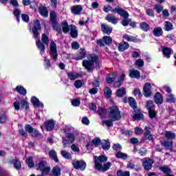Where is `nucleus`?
<instances>
[{
  "label": "nucleus",
  "instance_id": "7ed1b4c3",
  "mask_svg": "<svg viewBox=\"0 0 176 176\" xmlns=\"http://www.w3.org/2000/svg\"><path fill=\"white\" fill-rule=\"evenodd\" d=\"M95 67L96 69L100 68V63H98V56L96 55L91 56L88 60H82V66L85 68L88 72L90 71H93V69Z\"/></svg>",
  "mask_w": 176,
  "mask_h": 176
},
{
  "label": "nucleus",
  "instance_id": "a211bd4d",
  "mask_svg": "<svg viewBox=\"0 0 176 176\" xmlns=\"http://www.w3.org/2000/svg\"><path fill=\"white\" fill-rule=\"evenodd\" d=\"M102 31L104 32V34H107V35H111L112 33V28H111L109 25L102 23L101 25Z\"/></svg>",
  "mask_w": 176,
  "mask_h": 176
},
{
  "label": "nucleus",
  "instance_id": "680f3d73",
  "mask_svg": "<svg viewBox=\"0 0 176 176\" xmlns=\"http://www.w3.org/2000/svg\"><path fill=\"white\" fill-rule=\"evenodd\" d=\"M98 113L100 116H104L107 113V110L105 109H102L101 107L98 108Z\"/></svg>",
  "mask_w": 176,
  "mask_h": 176
},
{
  "label": "nucleus",
  "instance_id": "72a5a7b5",
  "mask_svg": "<svg viewBox=\"0 0 176 176\" xmlns=\"http://www.w3.org/2000/svg\"><path fill=\"white\" fill-rule=\"evenodd\" d=\"M67 75L70 80H75L79 78V74L69 72L67 73Z\"/></svg>",
  "mask_w": 176,
  "mask_h": 176
},
{
  "label": "nucleus",
  "instance_id": "5fc2aeb1",
  "mask_svg": "<svg viewBox=\"0 0 176 176\" xmlns=\"http://www.w3.org/2000/svg\"><path fill=\"white\" fill-rule=\"evenodd\" d=\"M50 20H51L52 23L57 22L56 12L54 11H52V12H50Z\"/></svg>",
  "mask_w": 176,
  "mask_h": 176
},
{
  "label": "nucleus",
  "instance_id": "e2e57ef3",
  "mask_svg": "<svg viewBox=\"0 0 176 176\" xmlns=\"http://www.w3.org/2000/svg\"><path fill=\"white\" fill-rule=\"evenodd\" d=\"M148 116L151 118V119L156 118V111H155L153 109L151 110H148Z\"/></svg>",
  "mask_w": 176,
  "mask_h": 176
},
{
  "label": "nucleus",
  "instance_id": "7c9ffc66",
  "mask_svg": "<svg viewBox=\"0 0 176 176\" xmlns=\"http://www.w3.org/2000/svg\"><path fill=\"white\" fill-rule=\"evenodd\" d=\"M172 50L170 49V47H162V53L164 56V57H166V58H170V56L171 55Z\"/></svg>",
  "mask_w": 176,
  "mask_h": 176
},
{
  "label": "nucleus",
  "instance_id": "2eb2a0df",
  "mask_svg": "<svg viewBox=\"0 0 176 176\" xmlns=\"http://www.w3.org/2000/svg\"><path fill=\"white\" fill-rule=\"evenodd\" d=\"M8 164H14V167L16 170H20V168H21V162H20L17 158L12 160H9Z\"/></svg>",
  "mask_w": 176,
  "mask_h": 176
},
{
  "label": "nucleus",
  "instance_id": "f3484780",
  "mask_svg": "<svg viewBox=\"0 0 176 176\" xmlns=\"http://www.w3.org/2000/svg\"><path fill=\"white\" fill-rule=\"evenodd\" d=\"M50 175V176H61V168L58 166L53 167Z\"/></svg>",
  "mask_w": 176,
  "mask_h": 176
},
{
  "label": "nucleus",
  "instance_id": "a878e982",
  "mask_svg": "<svg viewBox=\"0 0 176 176\" xmlns=\"http://www.w3.org/2000/svg\"><path fill=\"white\" fill-rule=\"evenodd\" d=\"M86 57V50L85 49H80L78 54L75 58V60H83Z\"/></svg>",
  "mask_w": 176,
  "mask_h": 176
},
{
  "label": "nucleus",
  "instance_id": "c03bdc74",
  "mask_svg": "<svg viewBox=\"0 0 176 176\" xmlns=\"http://www.w3.org/2000/svg\"><path fill=\"white\" fill-rule=\"evenodd\" d=\"M164 30L165 31H171V30H173V23L169 21H166L164 23Z\"/></svg>",
  "mask_w": 176,
  "mask_h": 176
},
{
  "label": "nucleus",
  "instance_id": "dca6fc26",
  "mask_svg": "<svg viewBox=\"0 0 176 176\" xmlns=\"http://www.w3.org/2000/svg\"><path fill=\"white\" fill-rule=\"evenodd\" d=\"M82 10H83V8L80 5H76L71 8V12L73 14H80Z\"/></svg>",
  "mask_w": 176,
  "mask_h": 176
},
{
  "label": "nucleus",
  "instance_id": "b1692460",
  "mask_svg": "<svg viewBox=\"0 0 176 176\" xmlns=\"http://www.w3.org/2000/svg\"><path fill=\"white\" fill-rule=\"evenodd\" d=\"M116 76H118V74L116 73H111L110 74H108L107 76V83H113V82H115V80L116 79Z\"/></svg>",
  "mask_w": 176,
  "mask_h": 176
},
{
  "label": "nucleus",
  "instance_id": "f03ea898",
  "mask_svg": "<svg viewBox=\"0 0 176 176\" xmlns=\"http://www.w3.org/2000/svg\"><path fill=\"white\" fill-rule=\"evenodd\" d=\"M41 30V23L39 21L36 20L34 22V29L32 30L33 32V36L36 40V45L39 49L41 52V54H43L45 53V49H46V47H45V45L41 42V39L38 38L39 33L38 32V30Z\"/></svg>",
  "mask_w": 176,
  "mask_h": 176
},
{
  "label": "nucleus",
  "instance_id": "0e129e2a",
  "mask_svg": "<svg viewBox=\"0 0 176 176\" xmlns=\"http://www.w3.org/2000/svg\"><path fill=\"white\" fill-rule=\"evenodd\" d=\"M92 143L95 146H98L101 144V140L99 138H96L92 140Z\"/></svg>",
  "mask_w": 176,
  "mask_h": 176
},
{
  "label": "nucleus",
  "instance_id": "a19ab883",
  "mask_svg": "<svg viewBox=\"0 0 176 176\" xmlns=\"http://www.w3.org/2000/svg\"><path fill=\"white\" fill-rule=\"evenodd\" d=\"M128 102L130 107H131V108H133V109H135V108H137V103L135 102V100L133 98H129L128 100Z\"/></svg>",
  "mask_w": 176,
  "mask_h": 176
},
{
  "label": "nucleus",
  "instance_id": "09e8293b",
  "mask_svg": "<svg viewBox=\"0 0 176 176\" xmlns=\"http://www.w3.org/2000/svg\"><path fill=\"white\" fill-rule=\"evenodd\" d=\"M26 164H28V167L32 168V167H34L35 166V164L34 163L32 157H29L28 159H26Z\"/></svg>",
  "mask_w": 176,
  "mask_h": 176
},
{
  "label": "nucleus",
  "instance_id": "9b49d317",
  "mask_svg": "<svg viewBox=\"0 0 176 176\" xmlns=\"http://www.w3.org/2000/svg\"><path fill=\"white\" fill-rule=\"evenodd\" d=\"M111 12L112 13H118V14H120V16L123 18L129 17V12L120 7H116L115 9H113Z\"/></svg>",
  "mask_w": 176,
  "mask_h": 176
},
{
  "label": "nucleus",
  "instance_id": "de8ad7c7",
  "mask_svg": "<svg viewBox=\"0 0 176 176\" xmlns=\"http://www.w3.org/2000/svg\"><path fill=\"white\" fill-rule=\"evenodd\" d=\"M13 14L16 18L18 23H20V14H21V11L19 9H14Z\"/></svg>",
  "mask_w": 176,
  "mask_h": 176
},
{
  "label": "nucleus",
  "instance_id": "f704fd0d",
  "mask_svg": "<svg viewBox=\"0 0 176 176\" xmlns=\"http://www.w3.org/2000/svg\"><path fill=\"white\" fill-rule=\"evenodd\" d=\"M15 90L19 93V94H21V96H25V94H27V90L24 88V87L17 86L15 88Z\"/></svg>",
  "mask_w": 176,
  "mask_h": 176
},
{
  "label": "nucleus",
  "instance_id": "aec40b11",
  "mask_svg": "<svg viewBox=\"0 0 176 176\" xmlns=\"http://www.w3.org/2000/svg\"><path fill=\"white\" fill-rule=\"evenodd\" d=\"M154 101L158 105L162 104L163 103V96L160 93L157 92L154 96Z\"/></svg>",
  "mask_w": 176,
  "mask_h": 176
},
{
  "label": "nucleus",
  "instance_id": "ddd939ff",
  "mask_svg": "<svg viewBox=\"0 0 176 176\" xmlns=\"http://www.w3.org/2000/svg\"><path fill=\"white\" fill-rule=\"evenodd\" d=\"M129 78L140 79L141 78V73L138 70L131 69L129 70Z\"/></svg>",
  "mask_w": 176,
  "mask_h": 176
},
{
  "label": "nucleus",
  "instance_id": "39448f33",
  "mask_svg": "<svg viewBox=\"0 0 176 176\" xmlns=\"http://www.w3.org/2000/svg\"><path fill=\"white\" fill-rule=\"evenodd\" d=\"M36 170L42 171L41 174L37 176H45V173H49V171H50V166H47V162L41 160L38 164H36Z\"/></svg>",
  "mask_w": 176,
  "mask_h": 176
},
{
  "label": "nucleus",
  "instance_id": "37998d69",
  "mask_svg": "<svg viewBox=\"0 0 176 176\" xmlns=\"http://www.w3.org/2000/svg\"><path fill=\"white\" fill-rule=\"evenodd\" d=\"M41 41L44 45L49 46V37L46 35V34L44 33L42 34Z\"/></svg>",
  "mask_w": 176,
  "mask_h": 176
},
{
  "label": "nucleus",
  "instance_id": "473e14b6",
  "mask_svg": "<svg viewBox=\"0 0 176 176\" xmlns=\"http://www.w3.org/2000/svg\"><path fill=\"white\" fill-rule=\"evenodd\" d=\"M38 12L41 16H43V17H47V16H49V11H47L46 7H40L38 8Z\"/></svg>",
  "mask_w": 176,
  "mask_h": 176
},
{
  "label": "nucleus",
  "instance_id": "ea45409f",
  "mask_svg": "<svg viewBox=\"0 0 176 176\" xmlns=\"http://www.w3.org/2000/svg\"><path fill=\"white\" fill-rule=\"evenodd\" d=\"M160 170L162 171L165 174V175H168V174H171V168L168 166H162L160 168Z\"/></svg>",
  "mask_w": 176,
  "mask_h": 176
},
{
  "label": "nucleus",
  "instance_id": "c9c22d12",
  "mask_svg": "<svg viewBox=\"0 0 176 176\" xmlns=\"http://www.w3.org/2000/svg\"><path fill=\"white\" fill-rule=\"evenodd\" d=\"M123 38L124 39H126V41H128V42H138L137 38L133 36H129L128 34H124Z\"/></svg>",
  "mask_w": 176,
  "mask_h": 176
},
{
  "label": "nucleus",
  "instance_id": "6e6552de",
  "mask_svg": "<svg viewBox=\"0 0 176 176\" xmlns=\"http://www.w3.org/2000/svg\"><path fill=\"white\" fill-rule=\"evenodd\" d=\"M96 43L98 46L104 47L105 45L109 46V45L112 44V38L111 36H104L102 37V39L97 40Z\"/></svg>",
  "mask_w": 176,
  "mask_h": 176
},
{
  "label": "nucleus",
  "instance_id": "5701e85b",
  "mask_svg": "<svg viewBox=\"0 0 176 176\" xmlns=\"http://www.w3.org/2000/svg\"><path fill=\"white\" fill-rule=\"evenodd\" d=\"M130 45H129V43L127 42H121L118 45V50L119 52H124V50H126V49H129Z\"/></svg>",
  "mask_w": 176,
  "mask_h": 176
},
{
  "label": "nucleus",
  "instance_id": "13d9d810",
  "mask_svg": "<svg viewBox=\"0 0 176 176\" xmlns=\"http://www.w3.org/2000/svg\"><path fill=\"white\" fill-rule=\"evenodd\" d=\"M154 9H155V10H156V12L157 13H162V12H163V6L159 5V4H156L154 6Z\"/></svg>",
  "mask_w": 176,
  "mask_h": 176
},
{
  "label": "nucleus",
  "instance_id": "9d476101",
  "mask_svg": "<svg viewBox=\"0 0 176 176\" xmlns=\"http://www.w3.org/2000/svg\"><path fill=\"white\" fill-rule=\"evenodd\" d=\"M152 85L151 82H146L143 87V95L146 98L152 96Z\"/></svg>",
  "mask_w": 176,
  "mask_h": 176
},
{
  "label": "nucleus",
  "instance_id": "3c124183",
  "mask_svg": "<svg viewBox=\"0 0 176 176\" xmlns=\"http://www.w3.org/2000/svg\"><path fill=\"white\" fill-rule=\"evenodd\" d=\"M118 176H130V172L125 170L123 171L122 170H120L117 172Z\"/></svg>",
  "mask_w": 176,
  "mask_h": 176
},
{
  "label": "nucleus",
  "instance_id": "79ce46f5",
  "mask_svg": "<svg viewBox=\"0 0 176 176\" xmlns=\"http://www.w3.org/2000/svg\"><path fill=\"white\" fill-rule=\"evenodd\" d=\"M116 157L118 159H123L124 160L127 159V154L118 151L116 153Z\"/></svg>",
  "mask_w": 176,
  "mask_h": 176
},
{
  "label": "nucleus",
  "instance_id": "052dcab7",
  "mask_svg": "<svg viewBox=\"0 0 176 176\" xmlns=\"http://www.w3.org/2000/svg\"><path fill=\"white\" fill-rule=\"evenodd\" d=\"M165 137L168 138V140H175V133H166L165 134Z\"/></svg>",
  "mask_w": 176,
  "mask_h": 176
},
{
  "label": "nucleus",
  "instance_id": "8fccbe9b",
  "mask_svg": "<svg viewBox=\"0 0 176 176\" xmlns=\"http://www.w3.org/2000/svg\"><path fill=\"white\" fill-rule=\"evenodd\" d=\"M44 65L47 69H49V68L52 67V64H50V59L46 56L44 57Z\"/></svg>",
  "mask_w": 176,
  "mask_h": 176
},
{
  "label": "nucleus",
  "instance_id": "774afa93",
  "mask_svg": "<svg viewBox=\"0 0 176 176\" xmlns=\"http://www.w3.org/2000/svg\"><path fill=\"white\" fill-rule=\"evenodd\" d=\"M135 65H137L138 67H144V60L142 59H138L135 63Z\"/></svg>",
  "mask_w": 176,
  "mask_h": 176
},
{
  "label": "nucleus",
  "instance_id": "4be33fe9",
  "mask_svg": "<svg viewBox=\"0 0 176 176\" xmlns=\"http://www.w3.org/2000/svg\"><path fill=\"white\" fill-rule=\"evenodd\" d=\"M48 155L50 159H52V160H54L55 163H58L59 160H58V157H57V153H56V151L54 150L50 151L48 153Z\"/></svg>",
  "mask_w": 176,
  "mask_h": 176
},
{
  "label": "nucleus",
  "instance_id": "2f4dec72",
  "mask_svg": "<svg viewBox=\"0 0 176 176\" xmlns=\"http://www.w3.org/2000/svg\"><path fill=\"white\" fill-rule=\"evenodd\" d=\"M60 155L64 157V159H67V160H71V159H72V155H71V153L67 152L65 150H61Z\"/></svg>",
  "mask_w": 176,
  "mask_h": 176
},
{
  "label": "nucleus",
  "instance_id": "6ab92c4d",
  "mask_svg": "<svg viewBox=\"0 0 176 176\" xmlns=\"http://www.w3.org/2000/svg\"><path fill=\"white\" fill-rule=\"evenodd\" d=\"M161 145L164 146L166 151H173V141L164 140L161 142Z\"/></svg>",
  "mask_w": 176,
  "mask_h": 176
},
{
  "label": "nucleus",
  "instance_id": "864d4df0",
  "mask_svg": "<svg viewBox=\"0 0 176 176\" xmlns=\"http://www.w3.org/2000/svg\"><path fill=\"white\" fill-rule=\"evenodd\" d=\"M153 107H155V104H153V101L148 100L146 102V108L148 109V111H151V109H153Z\"/></svg>",
  "mask_w": 176,
  "mask_h": 176
},
{
  "label": "nucleus",
  "instance_id": "c85d7f7f",
  "mask_svg": "<svg viewBox=\"0 0 176 176\" xmlns=\"http://www.w3.org/2000/svg\"><path fill=\"white\" fill-rule=\"evenodd\" d=\"M62 30L64 34H67L71 30V25H68V22L67 21H64L62 23Z\"/></svg>",
  "mask_w": 176,
  "mask_h": 176
},
{
  "label": "nucleus",
  "instance_id": "423d86ee",
  "mask_svg": "<svg viewBox=\"0 0 176 176\" xmlns=\"http://www.w3.org/2000/svg\"><path fill=\"white\" fill-rule=\"evenodd\" d=\"M50 55L54 61H57L58 54H57V45L54 41H52L50 45Z\"/></svg>",
  "mask_w": 176,
  "mask_h": 176
},
{
  "label": "nucleus",
  "instance_id": "e433bc0d",
  "mask_svg": "<svg viewBox=\"0 0 176 176\" xmlns=\"http://www.w3.org/2000/svg\"><path fill=\"white\" fill-rule=\"evenodd\" d=\"M116 94L117 97H123V96H126V88L122 87L118 89Z\"/></svg>",
  "mask_w": 176,
  "mask_h": 176
},
{
  "label": "nucleus",
  "instance_id": "412c9836",
  "mask_svg": "<svg viewBox=\"0 0 176 176\" xmlns=\"http://www.w3.org/2000/svg\"><path fill=\"white\" fill-rule=\"evenodd\" d=\"M31 101L32 104H33L34 107H35L36 108H43V103L41 102L38 98L32 97Z\"/></svg>",
  "mask_w": 176,
  "mask_h": 176
},
{
  "label": "nucleus",
  "instance_id": "f257e3e1",
  "mask_svg": "<svg viewBox=\"0 0 176 176\" xmlns=\"http://www.w3.org/2000/svg\"><path fill=\"white\" fill-rule=\"evenodd\" d=\"M108 161V157L105 155H100L99 157L95 156V168L98 171H108L109 168L112 166L111 162H105ZM102 163H105L102 166Z\"/></svg>",
  "mask_w": 176,
  "mask_h": 176
},
{
  "label": "nucleus",
  "instance_id": "1a4fd4ad",
  "mask_svg": "<svg viewBox=\"0 0 176 176\" xmlns=\"http://www.w3.org/2000/svg\"><path fill=\"white\" fill-rule=\"evenodd\" d=\"M72 165L76 170H81V171H83L86 168V162L82 160H73Z\"/></svg>",
  "mask_w": 176,
  "mask_h": 176
},
{
  "label": "nucleus",
  "instance_id": "4d7b16f0",
  "mask_svg": "<svg viewBox=\"0 0 176 176\" xmlns=\"http://www.w3.org/2000/svg\"><path fill=\"white\" fill-rule=\"evenodd\" d=\"M166 101L167 102H175L176 99L173 94H170L167 96Z\"/></svg>",
  "mask_w": 176,
  "mask_h": 176
},
{
  "label": "nucleus",
  "instance_id": "49530a36",
  "mask_svg": "<svg viewBox=\"0 0 176 176\" xmlns=\"http://www.w3.org/2000/svg\"><path fill=\"white\" fill-rule=\"evenodd\" d=\"M8 122V116L5 113H3L0 116V124H3V123H6Z\"/></svg>",
  "mask_w": 176,
  "mask_h": 176
},
{
  "label": "nucleus",
  "instance_id": "cd10ccee",
  "mask_svg": "<svg viewBox=\"0 0 176 176\" xmlns=\"http://www.w3.org/2000/svg\"><path fill=\"white\" fill-rule=\"evenodd\" d=\"M106 20L112 24H118V18L113 14H109L106 17Z\"/></svg>",
  "mask_w": 176,
  "mask_h": 176
},
{
  "label": "nucleus",
  "instance_id": "f8f14e48",
  "mask_svg": "<svg viewBox=\"0 0 176 176\" xmlns=\"http://www.w3.org/2000/svg\"><path fill=\"white\" fill-rule=\"evenodd\" d=\"M152 164H153V160L151 158H145L142 162V166L146 171H149L152 168Z\"/></svg>",
  "mask_w": 176,
  "mask_h": 176
},
{
  "label": "nucleus",
  "instance_id": "bf43d9fd",
  "mask_svg": "<svg viewBox=\"0 0 176 176\" xmlns=\"http://www.w3.org/2000/svg\"><path fill=\"white\" fill-rule=\"evenodd\" d=\"M121 23L124 27H127V25H129L130 23V21L129 20V16L124 17Z\"/></svg>",
  "mask_w": 176,
  "mask_h": 176
},
{
  "label": "nucleus",
  "instance_id": "0eeeda50",
  "mask_svg": "<svg viewBox=\"0 0 176 176\" xmlns=\"http://www.w3.org/2000/svg\"><path fill=\"white\" fill-rule=\"evenodd\" d=\"M75 141V136L74 135V133H66V137H63V148H67L68 145L67 144H74V142Z\"/></svg>",
  "mask_w": 176,
  "mask_h": 176
},
{
  "label": "nucleus",
  "instance_id": "20e7f679",
  "mask_svg": "<svg viewBox=\"0 0 176 176\" xmlns=\"http://www.w3.org/2000/svg\"><path fill=\"white\" fill-rule=\"evenodd\" d=\"M109 118L112 122H116L122 119V116L120 115V111L119 108L116 106H113L110 107V111L109 113Z\"/></svg>",
  "mask_w": 176,
  "mask_h": 176
},
{
  "label": "nucleus",
  "instance_id": "c756f323",
  "mask_svg": "<svg viewBox=\"0 0 176 176\" xmlns=\"http://www.w3.org/2000/svg\"><path fill=\"white\" fill-rule=\"evenodd\" d=\"M153 34L155 36H162L163 35V30L160 27H157L154 28Z\"/></svg>",
  "mask_w": 176,
  "mask_h": 176
},
{
  "label": "nucleus",
  "instance_id": "338daca9",
  "mask_svg": "<svg viewBox=\"0 0 176 176\" xmlns=\"http://www.w3.org/2000/svg\"><path fill=\"white\" fill-rule=\"evenodd\" d=\"M113 149L116 152H120V151H122V146L119 144H116L113 146Z\"/></svg>",
  "mask_w": 176,
  "mask_h": 176
},
{
  "label": "nucleus",
  "instance_id": "bb28decb",
  "mask_svg": "<svg viewBox=\"0 0 176 176\" xmlns=\"http://www.w3.org/2000/svg\"><path fill=\"white\" fill-rule=\"evenodd\" d=\"M102 148L104 151H109L111 148V143L109 142V140H104L102 143Z\"/></svg>",
  "mask_w": 176,
  "mask_h": 176
},
{
  "label": "nucleus",
  "instance_id": "393cba45",
  "mask_svg": "<svg viewBox=\"0 0 176 176\" xmlns=\"http://www.w3.org/2000/svg\"><path fill=\"white\" fill-rule=\"evenodd\" d=\"M70 35L72 38H76L78 36V29L76 26L70 25Z\"/></svg>",
  "mask_w": 176,
  "mask_h": 176
},
{
  "label": "nucleus",
  "instance_id": "a18cd8bd",
  "mask_svg": "<svg viewBox=\"0 0 176 176\" xmlns=\"http://www.w3.org/2000/svg\"><path fill=\"white\" fill-rule=\"evenodd\" d=\"M25 130L28 133H36V129H34L31 125L26 124L25 126Z\"/></svg>",
  "mask_w": 176,
  "mask_h": 176
},
{
  "label": "nucleus",
  "instance_id": "6e6d98bb",
  "mask_svg": "<svg viewBox=\"0 0 176 176\" xmlns=\"http://www.w3.org/2000/svg\"><path fill=\"white\" fill-rule=\"evenodd\" d=\"M104 93L105 97L109 98L112 95V90H111L109 87H106L104 90Z\"/></svg>",
  "mask_w": 176,
  "mask_h": 176
},
{
  "label": "nucleus",
  "instance_id": "69168bd1",
  "mask_svg": "<svg viewBox=\"0 0 176 176\" xmlns=\"http://www.w3.org/2000/svg\"><path fill=\"white\" fill-rule=\"evenodd\" d=\"M71 149L73 151V152H75L76 153H79L80 152V149L76 146V144H72L71 146Z\"/></svg>",
  "mask_w": 176,
  "mask_h": 176
},
{
  "label": "nucleus",
  "instance_id": "4c0bfd02",
  "mask_svg": "<svg viewBox=\"0 0 176 176\" xmlns=\"http://www.w3.org/2000/svg\"><path fill=\"white\" fill-rule=\"evenodd\" d=\"M133 118L135 119V120H142V119H144V114H142L141 111H137L135 113Z\"/></svg>",
  "mask_w": 176,
  "mask_h": 176
},
{
  "label": "nucleus",
  "instance_id": "603ef678",
  "mask_svg": "<svg viewBox=\"0 0 176 176\" xmlns=\"http://www.w3.org/2000/svg\"><path fill=\"white\" fill-rule=\"evenodd\" d=\"M140 28L143 31H145L146 32L147 31H149V25H148L145 22H142V23H140Z\"/></svg>",
  "mask_w": 176,
  "mask_h": 176
},
{
  "label": "nucleus",
  "instance_id": "4468645a",
  "mask_svg": "<svg viewBox=\"0 0 176 176\" xmlns=\"http://www.w3.org/2000/svg\"><path fill=\"white\" fill-rule=\"evenodd\" d=\"M44 127H45L47 131H52L54 129V120H50L45 122Z\"/></svg>",
  "mask_w": 176,
  "mask_h": 176
},
{
  "label": "nucleus",
  "instance_id": "58836bf2",
  "mask_svg": "<svg viewBox=\"0 0 176 176\" xmlns=\"http://www.w3.org/2000/svg\"><path fill=\"white\" fill-rule=\"evenodd\" d=\"M52 28L58 32V34H63L61 26L57 22L52 23Z\"/></svg>",
  "mask_w": 176,
  "mask_h": 176
}]
</instances>
